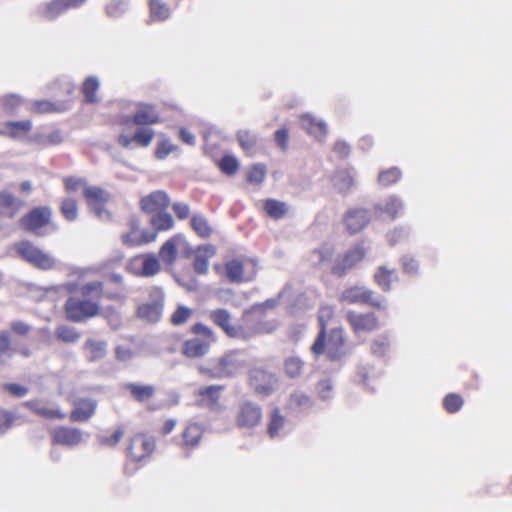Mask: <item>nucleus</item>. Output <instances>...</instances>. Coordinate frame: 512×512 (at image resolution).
Masks as SVG:
<instances>
[{"label":"nucleus","mask_w":512,"mask_h":512,"mask_svg":"<svg viewBox=\"0 0 512 512\" xmlns=\"http://www.w3.org/2000/svg\"><path fill=\"white\" fill-rule=\"evenodd\" d=\"M246 365V361L240 351L233 350L225 353L217 361L200 366L202 374L212 379H226L235 377Z\"/></svg>","instance_id":"obj_1"},{"label":"nucleus","mask_w":512,"mask_h":512,"mask_svg":"<svg viewBox=\"0 0 512 512\" xmlns=\"http://www.w3.org/2000/svg\"><path fill=\"white\" fill-rule=\"evenodd\" d=\"M16 253L35 268L48 271L56 266V260L48 253L35 246L29 240H23L15 244Z\"/></svg>","instance_id":"obj_2"},{"label":"nucleus","mask_w":512,"mask_h":512,"mask_svg":"<svg viewBox=\"0 0 512 512\" xmlns=\"http://www.w3.org/2000/svg\"><path fill=\"white\" fill-rule=\"evenodd\" d=\"M276 305L277 300L270 298L262 303H256L250 309L245 310L243 323L246 328L256 334L271 332L273 330L272 325L266 322L262 315L267 309H273Z\"/></svg>","instance_id":"obj_3"},{"label":"nucleus","mask_w":512,"mask_h":512,"mask_svg":"<svg viewBox=\"0 0 512 512\" xmlns=\"http://www.w3.org/2000/svg\"><path fill=\"white\" fill-rule=\"evenodd\" d=\"M67 320L74 323L85 322L99 314L100 307L96 302L70 296L64 305Z\"/></svg>","instance_id":"obj_4"},{"label":"nucleus","mask_w":512,"mask_h":512,"mask_svg":"<svg viewBox=\"0 0 512 512\" xmlns=\"http://www.w3.org/2000/svg\"><path fill=\"white\" fill-rule=\"evenodd\" d=\"M165 294L160 287H153L149 292V301L137 308V316L150 323L160 321L164 309Z\"/></svg>","instance_id":"obj_5"},{"label":"nucleus","mask_w":512,"mask_h":512,"mask_svg":"<svg viewBox=\"0 0 512 512\" xmlns=\"http://www.w3.org/2000/svg\"><path fill=\"white\" fill-rule=\"evenodd\" d=\"M340 301L349 304H367L379 309L384 307L386 299L365 287L353 286L342 292Z\"/></svg>","instance_id":"obj_6"},{"label":"nucleus","mask_w":512,"mask_h":512,"mask_svg":"<svg viewBox=\"0 0 512 512\" xmlns=\"http://www.w3.org/2000/svg\"><path fill=\"white\" fill-rule=\"evenodd\" d=\"M249 384L261 396H270L278 388V377L264 368L256 367L249 371Z\"/></svg>","instance_id":"obj_7"},{"label":"nucleus","mask_w":512,"mask_h":512,"mask_svg":"<svg viewBox=\"0 0 512 512\" xmlns=\"http://www.w3.org/2000/svg\"><path fill=\"white\" fill-rule=\"evenodd\" d=\"M51 220L52 209L49 206H37L19 219V225L24 231L38 235V231L47 226Z\"/></svg>","instance_id":"obj_8"},{"label":"nucleus","mask_w":512,"mask_h":512,"mask_svg":"<svg viewBox=\"0 0 512 512\" xmlns=\"http://www.w3.org/2000/svg\"><path fill=\"white\" fill-rule=\"evenodd\" d=\"M156 443L153 437L136 435L131 439L127 447V454L135 462H140L148 457L155 449Z\"/></svg>","instance_id":"obj_9"},{"label":"nucleus","mask_w":512,"mask_h":512,"mask_svg":"<svg viewBox=\"0 0 512 512\" xmlns=\"http://www.w3.org/2000/svg\"><path fill=\"white\" fill-rule=\"evenodd\" d=\"M262 419L261 407L252 401H244L239 406L237 424L243 428H251L259 424Z\"/></svg>","instance_id":"obj_10"},{"label":"nucleus","mask_w":512,"mask_h":512,"mask_svg":"<svg viewBox=\"0 0 512 512\" xmlns=\"http://www.w3.org/2000/svg\"><path fill=\"white\" fill-rule=\"evenodd\" d=\"M170 205V198L165 191L157 190L144 196L140 200V207L143 212L151 216L160 211L167 210Z\"/></svg>","instance_id":"obj_11"},{"label":"nucleus","mask_w":512,"mask_h":512,"mask_svg":"<svg viewBox=\"0 0 512 512\" xmlns=\"http://www.w3.org/2000/svg\"><path fill=\"white\" fill-rule=\"evenodd\" d=\"M364 249L361 246H355L349 249L342 258H339L332 267V273L342 277L353 268L364 257Z\"/></svg>","instance_id":"obj_12"},{"label":"nucleus","mask_w":512,"mask_h":512,"mask_svg":"<svg viewBox=\"0 0 512 512\" xmlns=\"http://www.w3.org/2000/svg\"><path fill=\"white\" fill-rule=\"evenodd\" d=\"M85 2L86 0H52L44 5L40 13L45 19L54 21L68 9L79 8Z\"/></svg>","instance_id":"obj_13"},{"label":"nucleus","mask_w":512,"mask_h":512,"mask_svg":"<svg viewBox=\"0 0 512 512\" xmlns=\"http://www.w3.org/2000/svg\"><path fill=\"white\" fill-rule=\"evenodd\" d=\"M346 354L344 330L333 328L327 340V355L331 361H338Z\"/></svg>","instance_id":"obj_14"},{"label":"nucleus","mask_w":512,"mask_h":512,"mask_svg":"<svg viewBox=\"0 0 512 512\" xmlns=\"http://www.w3.org/2000/svg\"><path fill=\"white\" fill-rule=\"evenodd\" d=\"M223 389L221 385H210L199 389L195 405L199 408L216 410L219 407L220 391Z\"/></svg>","instance_id":"obj_15"},{"label":"nucleus","mask_w":512,"mask_h":512,"mask_svg":"<svg viewBox=\"0 0 512 512\" xmlns=\"http://www.w3.org/2000/svg\"><path fill=\"white\" fill-rule=\"evenodd\" d=\"M370 212L364 208H355L347 211L344 222L351 234H356L364 229L370 222Z\"/></svg>","instance_id":"obj_16"},{"label":"nucleus","mask_w":512,"mask_h":512,"mask_svg":"<svg viewBox=\"0 0 512 512\" xmlns=\"http://www.w3.org/2000/svg\"><path fill=\"white\" fill-rule=\"evenodd\" d=\"M133 122L136 125H152L160 122V116L149 104H140L132 116H126L123 124Z\"/></svg>","instance_id":"obj_17"},{"label":"nucleus","mask_w":512,"mask_h":512,"mask_svg":"<svg viewBox=\"0 0 512 512\" xmlns=\"http://www.w3.org/2000/svg\"><path fill=\"white\" fill-rule=\"evenodd\" d=\"M96 408V400L92 398L79 399L70 412V420L72 422H86L95 414Z\"/></svg>","instance_id":"obj_18"},{"label":"nucleus","mask_w":512,"mask_h":512,"mask_svg":"<svg viewBox=\"0 0 512 512\" xmlns=\"http://www.w3.org/2000/svg\"><path fill=\"white\" fill-rule=\"evenodd\" d=\"M52 439L56 444L74 447L82 441V432L78 428L62 426L55 429Z\"/></svg>","instance_id":"obj_19"},{"label":"nucleus","mask_w":512,"mask_h":512,"mask_svg":"<svg viewBox=\"0 0 512 512\" xmlns=\"http://www.w3.org/2000/svg\"><path fill=\"white\" fill-rule=\"evenodd\" d=\"M86 352V360L90 363H96L104 359L108 352V342L104 339L89 338L83 345Z\"/></svg>","instance_id":"obj_20"},{"label":"nucleus","mask_w":512,"mask_h":512,"mask_svg":"<svg viewBox=\"0 0 512 512\" xmlns=\"http://www.w3.org/2000/svg\"><path fill=\"white\" fill-rule=\"evenodd\" d=\"M356 172L353 168H338L332 177L334 188L341 194H348L354 185Z\"/></svg>","instance_id":"obj_21"},{"label":"nucleus","mask_w":512,"mask_h":512,"mask_svg":"<svg viewBox=\"0 0 512 512\" xmlns=\"http://www.w3.org/2000/svg\"><path fill=\"white\" fill-rule=\"evenodd\" d=\"M288 420L281 414L279 408H274L269 415V422L267 425V433L271 439L282 438L287 435L288 431L285 430Z\"/></svg>","instance_id":"obj_22"},{"label":"nucleus","mask_w":512,"mask_h":512,"mask_svg":"<svg viewBox=\"0 0 512 512\" xmlns=\"http://www.w3.org/2000/svg\"><path fill=\"white\" fill-rule=\"evenodd\" d=\"M312 398L302 392H294L290 394L287 409L295 416L307 413L313 406Z\"/></svg>","instance_id":"obj_23"},{"label":"nucleus","mask_w":512,"mask_h":512,"mask_svg":"<svg viewBox=\"0 0 512 512\" xmlns=\"http://www.w3.org/2000/svg\"><path fill=\"white\" fill-rule=\"evenodd\" d=\"M347 319L356 333L373 331L377 327V318L373 313L356 314L349 312Z\"/></svg>","instance_id":"obj_24"},{"label":"nucleus","mask_w":512,"mask_h":512,"mask_svg":"<svg viewBox=\"0 0 512 512\" xmlns=\"http://www.w3.org/2000/svg\"><path fill=\"white\" fill-rule=\"evenodd\" d=\"M215 247L211 244L198 247L194 256L193 269L197 274H206L208 271V260L215 255Z\"/></svg>","instance_id":"obj_25"},{"label":"nucleus","mask_w":512,"mask_h":512,"mask_svg":"<svg viewBox=\"0 0 512 512\" xmlns=\"http://www.w3.org/2000/svg\"><path fill=\"white\" fill-rule=\"evenodd\" d=\"M208 342L199 338H192L183 343L182 353L188 358L203 357L209 352Z\"/></svg>","instance_id":"obj_26"},{"label":"nucleus","mask_w":512,"mask_h":512,"mask_svg":"<svg viewBox=\"0 0 512 512\" xmlns=\"http://www.w3.org/2000/svg\"><path fill=\"white\" fill-rule=\"evenodd\" d=\"M303 128L318 140H322L326 136L327 125L322 120H317L310 114H305L301 118Z\"/></svg>","instance_id":"obj_27"},{"label":"nucleus","mask_w":512,"mask_h":512,"mask_svg":"<svg viewBox=\"0 0 512 512\" xmlns=\"http://www.w3.org/2000/svg\"><path fill=\"white\" fill-rule=\"evenodd\" d=\"M100 87V81L97 76L90 75L85 78L81 86V92L86 104H95L99 102L97 91Z\"/></svg>","instance_id":"obj_28"},{"label":"nucleus","mask_w":512,"mask_h":512,"mask_svg":"<svg viewBox=\"0 0 512 512\" xmlns=\"http://www.w3.org/2000/svg\"><path fill=\"white\" fill-rule=\"evenodd\" d=\"M210 318L220 328L223 329V331L230 337H235L237 335V330L235 327L230 325V313L228 310L220 308L216 309L211 312Z\"/></svg>","instance_id":"obj_29"},{"label":"nucleus","mask_w":512,"mask_h":512,"mask_svg":"<svg viewBox=\"0 0 512 512\" xmlns=\"http://www.w3.org/2000/svg\"><path fill=\"white\" fill-rule=\"evenodd\" d=\"M190 226L196 235L206 239L212 235L213 229L208 219L201 213H194L190 220Z\"/></svg>","instance_id":"obj_30"},{"label":"nucleus","mask_w":512,"mask_h":512,"mask_svg":"<svg viewBox=\"0 0 512 512\" xmlns=\"http://www.w3.org/2000/svg\"><path fill=\"white\" fill-rule=\"evenodd\" d=\"M125 387L137 402H144L153 397L155 393V387L151 384H138L130 382L127 383Z\"/></svg>","instance_id":"obj_31"},{"label":"nucleus","mask_w":512,"mask_h":512,"mask_svg":"<svg viewBox=\"0 0 512 512\" xmlns=\"http://www.w3.org/2000/svg\"><path fill=\"white\" fill-rule=\"evenodd\" d=\"M263 209L270 218L275 220L282 219L288 212L285 202L273 198L264 201Z\"/></svg>","instance_id":"obj_32"},{"label":"nucleus","mask_w":512,"mask_h":512,"mask_svg":"<svg viewBox=\"0 0 512 512\" xmlns=\"http://www.w3.org/2000/svg\"><path fill=\"white\" fill-rule=\"evenodd\" d=\"M36 109L40 113L64 112L72 107V100H63L53 102L50 100H41L36 102Z\"/></svg>","instance_id":"obj_33"},{"label":"nucleus","mask_w":512,"mask_h":512,"mask_svg":"<svg viewBox=\"0 0 512 512\" xmlns=\"http://www.w3.org/2000/svg\"><path fill=\"white\" fill-rule=\"evenodd\" d=\"M403 207L404 205L402 200L395 195H391L386 200L385 205L380 203L375 205V209L377 211L388 214L392 219L397 217L398 213L403 210Z\"/></svg>","instance_id":"obj_34"},{"label":"nucleus","mask_w":512,"mask_h":512,"mask_svg":"<svg viewBox=\"0 0 512 512\" xmlns=\"http://www.w3.org/2000/svg\"><path fill=\"white\" fill-rule=\"evenodd\" d=\"M141 264L142 277H152L156 275L161 268L158 258L152 253L141 256Z\"/></svg>","instance_id":"obj_35"},{"label":"nucleus","mask_w":512,"mask_h":512,"mask_svg":"<svg viewBox=\"0 0 512 512\" xmlns=\"http://www.w3.org/2000/svg\"><path fill=\"white\" fill-rule=\"evenodd\" d=\"M150 223L156 231H166L174 226V219L170 213H168L166 210H163L152 215L150 218Z\"/></svg>","instance_id":"obj_36"},{"label":"nucleus","mask_w":512,"mask_h":512,"mask_svg":"<svg viewBox=\"0 0 512 512\" xmlns=\"http://www.w3.org/2000/svg\"><path fill=\"white\" fill-rule=\"evenodd\" d=\"M203 433V428L198 423L189 424L183 432L184 444L195 447L198 445Z\"/></svg>","instance_id":"obj_37"},{"label":"nucleus","mask_w":512,"mask_h":512,"mask_svg":"<svg viewBox=\"0 0 512 512\" xmlns=\"http://www.w3.org/2000/svg\"><path fill=\"white\" fill-rule=\"evenodd\" d=\"M150 16L154 21H165L170 16V8L161 0H150Z\"/></svg>","instance_id":"obj_38"},{"label":"nucleus","mask_w":512,"mask_h":512,"mask_svg":"<svg viewBox=\"0 0 512 512\" xmlns=\"http://www.w3.org/2000/svg\"><path fill=\"white\" fill-rule=\"evenodd\" d=\"M55 335L57 339L64 343H76L81 338V333L76 328L68 325H59L56 328Z\"/></svg>","instance_id":"obj_39"},{"label":"nucleus","mask_w":512,"mask_h":512,"mask_svg":"<svg viewBox=\"0 0 512 512\" xmlns=\"http://www.w3.org/2000/svg\"><path fill=\"white\" fill-rule=\"evenodd\" d=\"M226 277L232 283H240L243 279V264L238 259H232L226 263Z\"/></svg>","instance_id":"obj_40"},{"label":"nucleus","mask_w":512,"mask_h":512,"mask_svg":"<svg viewBox=\"0 0 512 512\" xmlns=\"http://www.w3.org/2000/svg\"><path fill=\"white\" fill-rule=\"evenodd\" d=\"M394 275V270H388L385 266H380L374 274V280L383 291L388 292L391 290V282Z\"/></svg>","instance_id":"obj_41"},{"label":"nucleus","mask_w":512,"mask_h":512,"mask_svg":"<svg viewBox=\"0 0 512 512\" xmlns=\"http://www.w3.org/2000/svg\"><path fill=\"white\" fill-rule=\"evenodd\" d=\"M14 350L11 347L10 333L8 331L0 332V364H6L13 357Z\"/></svg>","instance_id":"obj_42"},{"label":"nucleus","mask_w":512,"mask_h":512,"mask_svg":"<svg viewBox=\"0 0 512 512\" xmlns=\"http://www.w3.org/2000/svg\"><path fill=\"white\" fill-rule=\"evenodd\" d=\"M129 5V0H111L106 6V14L110 18L118 19L128 11Z\"/></svg>","instance_id":"obj_43"},{"label":"nucleus","mask_w":512,"mask_h":512,"mask_svg":"<svg viewBox=\"0 0 512 512\" xmlns=\"http://www.w3.org/2000/svg\"><path fill=\"white\" fill-rule=\"evenodd\" d=\"M177 244L174 238L168 239L160 249V257L167 264H173L177 258Z\"/></svg>","instance_id":"obj_44"},{"label":"nucleus","mask_w":512,"mask_h":512,"mask_svg":"<svg viewBox=\"0 0 512 512\" xmlns=\"http://www.w3.org/2000/svg\"><path fill=\"white\" fill-rule=\"evenodd\" d=\"M84 196L87 200V204L107 202L109 193L100 187L89 186L84 189Z\"/></svg>","instance_id":"obj_45"},{"label":"nucleus","mask_w":512,"mask_h":512,"mask_svg":"<svg viewBox=\"0 0 512 512\" xmlns=\"http://www.w3.org/2000/svg\"><path fill=\"white\" fill-rule=\"evenodd\" d=\"M267 173L266 165L263 163H255L251 166L246 175V181L251 184L263 183Z\"/></svg>","instance_id":"obj_46"},{"label":"nucleus","mask_w":512,"mask_h":512,"mask_svg":"<svg viewBox=\"0 0 512 512\" xmlns=\"http://www.w3.org/2000/svg\"><path fill=\"white\" fill-rule=\"evenodd\" d=\"M60 211L63 217L69 222H73L78 218L77 202L72 198L64 199L61 202Z\"/></svg>","instance_id":"obj_47"},{"label":"nucleus","mask_w":512,"mask_h":512,"mask_svg":"<svg viewBox=\"0 0 512 512\" xmlns=\"http://www.w3.org/2000/svg\"><path fill=\"white\" fill-rule=\"evenodd\" d=\"M304 362L296 356L288 357L284 362V370L289 378L300 376Z\"/></svg>","instance_id":"obj_48"},{"label":"nucleus","mask_w":512,"mask_h":512,"mask_svg":"<svg viewBox=\"0 0 512 512\" xmlns=\"http://www.w3.org/2000/svg\"><path fill=\"white\" fill-rule=\"evenodd\" d=\"M218 167L225 175L232 176L237 172L239 168V162L233 155H224L220 159Z\"/></svg>","instance_id":"obj_49"},{"label":"nucleus","mask_w":512,"mask_h":512,"mask_svg":"<svg viewBox=\"0 0 512 512\" xmlns=\"http://www.w3.org/2000/svg\"><path fill=\"white\" fill-rule=\"evenodd\" d=\"M319 322L321 325L320 331L311 346V351L315 356H319L324 353L326 347V328L323 323V317L319 316Z\"/></svg>","instance_id":"obj_50"},{"label":"nucleus","mask_w":512,"mask_h":512,"mask_svg":"<svg viewBox=\"0 0 512 512\" xmlns=\"http://www.w3.org/2000/svg\"><path fill=\"white\" fill-rule=\"evenodd\" d=\"M390 347V341L387 335H380L374 339L371 344V352L376 357H384Z\"/></svg>","instance_id":"obj_51"},{"label":"nucleus","mask_w":512,"mask_h":512,"mask_svg":"<svg viewBox=\"0 0 512 512\" xmlns=\"http://www.w3.org/2000/svg\"><path fill=\"white\" fill-rule=\"evenodd\" d=\"M401 175L399 168L391 167L379 174L378 181L382 186H389L397 182L401 178Z\"/></svg>","instance_id":"obj_52"},{"label":"nucleus","mask_w":512,"mask_h":512,"mask_svg":"<svg viewBox=\"0 0 512 512\" xmlns=\"http://www.w3.org/2000/svg\"><path fill=\"white\" fill-rule=\"evenodd\" d=\"M463 405V399L456 393H449L443 399V406L449 413L458 412Z\"/></svg>","instance_id":"obj_53"},{"label":"nucleus","mask_w":512,"mask_h":512,"mask_svg":"<svg viewBox=\"0 0 512 512\" xmlns=\"http://www.w3.org/2000/svg\"><path fill=\"white\" fill-rule=\"evenodd\" d=\"M192 315V309L187 306L179 305L171 316V323L174 326L184 324Z\"/></svg>","instance_id":"obj_54"},{"label":"nucleus","mask_w":512,"mask_h":512,"mask_svg":"<svg viewBox=\"0 0 512 512\" xmlns=\"http://www.w3.org/2000/svg\"><path fill=\"white\" fill-rule=\"evenodd\" d=\"M154 137V131L151 128H139L133 134L134 142L142 147L150 145Z\"/></svg>","instance_id":"obj_55"},{"label":"nucleus","mask_w":512,"mask_h":512,"mask_svg":"<svg viewBox=\"0 0 512 512\" xmlns=\"http://www.w3.org/2000/svg\"><path fill=\"white\" fill-rule=\"evenodd\" d=\"M318 396L323 401H328L333 397V383L331 379H322L317 383Z\"/></svg>","instance_id":"obj_56"},{"label":"nucleus","mask_w":512,"mask_h":512,"mask_svg":"<svg viewBox=\"0 0 512 512\" xmlns=\"http://www.w3.org/2000/svg\"><path fill=\"white\" fill-rule=\"evenodd\" d=\"M6 126L10 129V135L17 137L19 132H29L32 128V122L30 120L10 121L7 122Z\"/></svg>","instance_id":"obj_57"},{"label":"nucleus","mask_w":512,"mask_h":512,"mask_svg":"<svg viewBox=\"0 0 512 512\" xmlns=\"http://www.w3.org/2000/svg\"><path fill=\"white\" fill-rule=\"evenodd\" d=\"M176 149L168 139H163L157 143L155 148V157L159 160H164L167 156Z\"/></svg>","instance_id":"obj_58"},{"label":"nucleus","mask_w":512,"mask_h":512,"mask_svg":"<svg viewBox=\"0 0 512 512\" xmlns=\"http://www.w3.org/2000/svg\"><path fill=\"white\" fill-rule=\"evenodd\" d=\"M237 140L244 150H250L256 145V137L246 130L237 132Z\"/></svg>","instance_id":"obj_59"},{"label":"nucleus","mask_w":512,"mask_h":512,"mask_svg":"<svg viewBox=\"0 0 512 512\" xmlns=\"http://www.w3.org/2000/svg\"><path fill=\"white\" fill-rule=\"evenodd\" d=\"M15 415L7 410L0 408V435H4L12 427Z\"/></svg>","instance_id":"obj_60"},{"label":"nucleus","mask_w":512,"mask_h":512,"mask_svg":"<svg viewBox=\"0 0 512 512\" xmlns=\"http://www.w3.org/2000/svg\"><path fill=\"white\" fill-rule=\"evenodd\" d=\"M123 434H124L123 429L117 428L110 437L98 435L97 438L101 445L113 447L121 440V438L123 437Z\"/></svg>","instance_id":"obj_61"},{"label":"nucleus","mask_w":512,"mask_h":512,"mask_svg":"<svg viewBox=\"0 0 512 512\" xmlns=\"http://www.w3.org/2000/svg\"><path fill=\"white\" fill-rule=\"evenodd\" d=\"M402 268L404 273L409 275H416L418 272L419 264L418 262L409 255H404L401 258Z\"/></svg>","instance_id":"obj_62"},{"label":"nucleus","mask_w":512,"mask_h":512,"mask_svg":"<svg viewBox=\"0 0 512 512\" xmlns=\"http://www.w3.org/2000/svg\"><path fill=\"white\" fill-rule=\"evenodd\" d=\"M3 389L8 391L12 396L22 398L28 394V388L18 383H5Z\"/></svg>","instance_id":"obj_63"},{"label":"nucleus","mask_w":512,"mask_h":512,"mask_svg":"<svg viewBox=\"0 0 512 512\" xmlns=\"http://www.w3.org/2000/svg\"><path fill=\"white\" fill-rule=\"evenodd\" d=\"M409 233H410V230H409V228H406V227H399V228L394 229L388 236L390 245H392V246L396 245L398 242L407 238Z\"/></svg>","instance_id":"obj_64"}]
</instances>
